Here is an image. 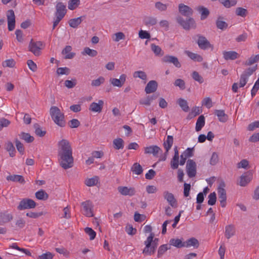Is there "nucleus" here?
I'll return each instance as SVG.
<instances>
[{"instance_id": "obj_1", "label": "nucleus", "mask_w": 259, "mask_h": 259, "mask_svg": "<svg viewBox=\"0 0 259 259\" xmlns=\"http://www.w3.org/2000/svg\"><path fill=\"white\" fill-rule=\"evenodd\" d=\"M72 148L68 141L63 139L58 143V156L61 166L64 169L72 167L73 158Z\"/></svg>"}, {"instance_id": "obj_2", "label": "nucleus", "mask_w": 259, "mask_h": 259, "mask_svg": "<svg viewBox=\"0 0 259 259\" xmlns=\"http://www.w3.org/2000/svg\"><path fill=\"white\" fill-rule=\"evenodd\" d=\"M152 227L150 225H146L144 228L145 233H151L150 235L147 237L144 242L145 247L143 250V253L146 255H151L153 254L156 250L157 246L158 239L155 238L153 240L154 234L151 233Z\"/></svg>"}, {"instance_id": "obj_3", "label": "nucleus", "mask_w": 259, "mask_h": 259, "mask_svg": "<svg viewBox=\"0 0 259 259\" xmlns=\"http://www.w3.org/2000/svg\"><path fill=\"white\" fill-rule=\"evenodd\" d=\"M51 116L54 122L58 125L63 127L65 125L64 114L62 113L59 108L56 106H53L50 110Z\"/></svg>"}, {"instance_id": "obj_4", "label": "nucleus", "mask_w": 259, "mask_h": 259, "mask_svg": "<svg viewBox=\"0 0 259 259\" xmlns=\"http://www.w3.org/2000/svg\"><path fill=\"white\" fill-rule=\"evenodd\" d=\"M45 47L44 44L41 41H34L31 39L28 45V50L35 56H39L41 54V51Z\"/></svg>"}, {"instance_id": "obj_5", "label": "nucleus", "mask_w": 259, "mask_h": 259, "mask_svg": "<svg viewBox=\"0 0 259 259\" xmlns=\"http://www.w3.org/2000/svg\"><path fill=\"white\" fill-rule=\"evenodd\" d=\"M35 206L36 203L34 200L29 198H25L20 201L19 204L17 206V209L19 210H22L33 208Z\"/></svg>"}, {"instance_id": "obj_6", "label": "nucleus", "mask_w": 259, "mask_h": 259, "mask_svg": "<svg viewBox=\"0 0 259 259\" xmlns=\"http://www.w3.org/2000/svg\"><path fill=\"white\" fill-rule=\"evenodd\" d=\"M82 213L88 217H92L93 214V204L90 200L81 203Z\"/></svg>"}, {"instance_id": "obj_7", "label": "nucleus", "mask_w": 259, "mask_h": 259, "mask_svg": "<svg viewBox=\"0 0 259 259\" xmlns=\"http://www.w3.org/2000/svg\"><path fill=\"white\" fill-rule=\"evenodd\" d=\"M256 68L255 67L251 68L249 67L243 71L242 74L241 75L239 87H243L246 83L249 76H250L254 71H255Z\"/></svg>"}, {"instance_id": "obj_8", "label": "nucleus", "mask_w": 259, "mask_h": 259, "mask_svg": "<svg viewBox=\"0 0 259 259\" xmlns=\"http://www.w3.org/2000/svg\"><path fill=\"white\" fill-rule=\"evenodd\" d=\"M186 171L189 178H193L196 174V164L192 159H188L186 166Z\"/></svg>"}, {"instance_id": "obj_9", "label": "nucleus", "mask_w": 259, "mask_h": 259, "mask_svg": "<svg viewBox=\"0 0 259 259\" xmlns=\"http://www.w3.org/2000/svg\"><path fill=\"white\" fill-rule=\"evenodd\" d=\"M177 21L186 30H189L191 28L193 27L195 24L193 19L189 18L185 21L181 16H179L177 18Z\"/></svg>"}, {"instance_id": "obj_10", "label": "nucleus", "mask_w": 259, "mask_h": 259, "mask_svg": "<svg viewBox=\"0 0 259 259\" xmlns=\"http://www.w3.org/2000/svg\"><path fill=\"white\" fill-rule=\"evenodd\" d=\"M8 20V27L9 31H12L15 26V16L14 12L12 10L8 11L7 13Z\"/></svg>"}, {"instance_id": "obj_11", "label": "nucleus", "mask_w": 259, "mask_h": 259, "mask_svg": "<svg viewBox=\"0 0 259 259\" xmlns=\"http://www.w3.org/2000/svg\"><path fill=\"white\" fill-rule=\"evenodd\" d=\"M164 198L166 200L168 204L173 208L178 206L177 199L175 198L174 194L167 191H165L163 193Z\"/></svg>"}, {"instance_id": "obj_12", "label": "nucleus", "mask_w": 259, "mask_h": 259, "mask_svg": "<svg viewBox=\"0 0 259 259\" xmlns=\"http://www.w3.org/2000/svg\"><path fill=\"white\" fill-rule=\"evenodd\" d=\"M126 77V74H122L120 75L119 79L111 78L109 80V82L113 87L121 88L125 82Z\"/></svg>"}, {"instance_id": "obj_13", "label": "nucleus", "mask_w": 259, "mask_h": 259, "mask_svg": "<svg viewBox=\"0 0 259 259\" xmlns=\"http://www.w3.org/2000/svg\"><path fill=\"white\" fill-rule=\"evenodd\" d=\"M55 16L63 19L66 14V5L61 2L58 3L56 6Z\"/></svg>"}, {"instance_id": "obj_14", "label": "nucleus", "mask_w": 259, "mask_h": 259, "mask_svg": "<svg viewBox=\"0 0 259 259\" xmlns=\"http://www.w3.org/2000/svg\"><path fill=\"white\" fill-rule=\"evenodd\" d=\"M162 61L164 63H172L177 68H180L181 67V64L178 59L173 56L166 55L162 58Z\"/></svg>"}, {"instance_id": "obj_15", "label": "nucleus", "mask_w": 259, "mask_h": 259, "mask_svg": "<svg viewBox=\"0 0 259 259\" xmlns=\"http://www.w3.org/2000/svg\"><path fill=\"white\" fill-rule=\"evenodd\" d=\"M198 37L197 44L201 49L206 50L212 47L205 37L198 35Z\"/></svg>"}, {"instance_id": "obj_16", "label": "nucleus", "mask_w": 259, "mask_h": 259, "mask_svg": "<svg viewBox=\"0 0 259 259\" xmlns=\"http://www.w3.org/2000/svg\"><path fill=\"white\" fill-rule=\"evenodd\" d=\"M144 152L145 154H152L154 156L156 157L158 153L162 152V150L158 146L152 145L145 147Z\"/></svg>"}, {"instance_id": "obj_17", "label": "nucleus", "mask_w": 259, "mask_h": 259, "mask_svg": "<svg viewBox=\"0 0 259 259\" xmlns=\"http://www.w3.org/2000/svg\"><path fill=\"white\" fill-rule=\"evenodd\" d=\"M104 106V101L102 100L98 101V103L93 102L89 107V110L94 112L100 113L101 112Z\"/></svg>"}, {"instance_id": "obj_18", "label": "nucleus", "mask_w": 259, "mask_h": 259, "mask_svg": "<svg viewBox=\"0 0 259 259\" xmlns=\"http://www.w3.org/2000/svg\"><path fill=\"white\" fill-rule=\"evenodd\" d=\"M252 179V174L251 172L248 171L240 177L239 185L241 186H245Z\"/></svg>"}, {"instance_id": "obj_19", "label": "nucleus", "mask_w": 259, "mask_h": 259, "mask_svg": "<svg viewBox=\"0 0 259 259\" xmlns=\"http://www.w3.org/2000/svg\"><path fill=\"white\" fill-rule=\"evenodd\" d=\"M179 10L182 15L187 17L192 15L193 12V10L190 7L183 4L179 5Z\"/></svg>"}, {"instance_id": "obj_20", "label": "nucleus", "mask_w": 259, "mask_h": 259, "mask_svg": "<svg viewBox=\"0 0 259 259\" xmlns=\"http://www.w3.org/2000/svg\"><path fill=\"white\" fill-rule=\"evenodd\" d=\"M117 189L119 192L122 195L132 196L135 194V190L133 188L119 186L118 187Z\"/></svg>"}, {"instance_id": "obj_21", "label": "nucleus", "mask_w": 259, "mask_h": 259, "mask_svg": "<svg viewBox=\"0 0 259 259\" xmlns=\"http://www.w3.org/2000/svg\"><path fill=\"white\" fill-rule=\"evenodd\" d=\"M13 219L12 214L7 212H0V225H4L5 224L11 221Z\"/></svg>"}, {"instance_id": "obj_22", "label": "nucleus", "mask_w": 259, "mask_h": 259, "mask_svg": "<svg viewBox=\"0 0 259 259\" xmlns=\"http://www.w3.org/2000/svg\"><path fill=\"white\" fill-rule=\"evenodd\" d=\"M158 84L155 80H151L147 84L145 91L146 94H151L155 92L157 89Z\"/></svg>"}, {"instance_id": "obj_23", "label": "nucleus", "mask_w": 259, "mask_h": 259, "mask_svg": "<svg viewBox=\"0 0 259 259\" xmlns=\"http://www.w3.org/2000/svg\"><path fill=\"white\" fill-rule=\"evenodd\" d=\"M174 151L175 154L171 160L170 166L172 169H175L178 168L179 166V153L177 147H175Z\"/></svg>"}, {"instance_id": "obj_24", "label": "nucleus", "mask_w": 259, "mask_h": 259, "mask_svg": "<svg viewBox=\"0 0 259 259\" xmlns=\"http://www.w3.org/2000/svg\"><path fill=\"white\" fill-rule=\"evenodd\" d=\"M236 230L234 225L230 224L225 227V236L228 239L234 236Z\"/></svg>"}, {"instance_id": "obj_25", "label": "nucleus", "mask_w": 259, "mask_h": 259, "mask_svg": "<svg viewBox=\"0 0 259 259\" xmlns=\"http://www.w3.org/2000/svg\"><path fill=\"white\" fill-rule=\"evenodd\" d=\"M223 57L226 60H234L239 57L238 54L235 51H224Z\"/></svg>"}, {"instance_id": "obj_26", "label": "nucleus", "mask_w": 259, "mask_h": 259, "mask_svg": "<svg viewBox=\"0 0 259 259\" xmlns=\"http://www.w3.org/2000/svg\"><path fill=\"white\" fill-rule=\"evenodd\" d=\"M199 245V243L198 240L194 237L184 241V247L188 248L193 246L194 248H197L198 247Z\"/></svg>"}, {"instance_id": "obj_27", "label": "nucleus", "mask_w": 259, "mask_h": 259, "mask_svg": "<svg viewBox=\"0 0 259 259\" xmlns=\"http://www.w3.org/2000/svg\"><path fill=\"white\" fill-rule=\"evenodd\" d=\"M71 50L72 47L70 46H66L62 50V54L65 55V59H71L74 58L75 53L71 52Z\"/></svg>"}, {"instance_id": "obj_28", "label": "nucleus", "mask_w": 259, "mask_h": 259, "mask_svg": "<svg viewBox=\"0 0 259 259\" xmlns=\"http://www.w3.org/2000/svg\"><path fill=\"white\" fill-rule=\"evenodd\" d=\"M84 18L85 16H80L78 18L71 19L68 21L69 25L71 27L77 28Z\"/></svg>"}, {"instance_id": "obj_29", "label": "nucleus", "mask_w": 259, "mask_h": 259, "mask_svg": "<svg viewBox=\"0 0 259 259\" xmlns=\"http://www.w3.org/2000/svg\"><path fill=\"white\" fill-rule=\"evenodd\" d=\"M184 53L194 61L201 62L203 61L202 57L198 54L191 52L189 51H185Z\"/></svg>"}, {"instance_id": "obj_30", "label": "nucleus", "mask_w": 259, "mask_h": 259, "mask_svg": "<svg viewBox=\"0 0 259 259\" xmlns=\"http://www.w3.org/2000/svg\"><path fill=\"white\" fill-rule=\"evenodd\" d=\"M214 113L218 116V119L220 122H225L227 121L228 116L225 113L224 110H216Z\"/></svg>"}, {"instance_id": "obj_31", "label": "nucleus", "mask_w": 259, "mask_h": 259, "mask_svg": "<svg viewBox=\"0 0 259 259\" xmlns=\"http://www.w3.org/2000/svg\"><path fill=\"white\" fill-rule=\"evenodd\" d=\"M169 245L179 248L184 247V241L183 239L172 238L169 240Z\"/></svg>"}, {"instance_id": "obj_32", "label": "nucleus", "mask_w": 259, "mask_h": 259, "mask_svg": "<svg viewBox=\"0 0 259 259\" xmlns=\"http://www.w3.org/2000/svg\"><path fill=\"white\" fill-rule=\"evenodd\" d=\"M205 125V118L203 115L200 116L196 121L195 130L196 132L200 131Z\"/></svg>"}, {"instance_id": "obj_33", "label": "nucleus", "mask_w": 259, "mask_h": 259, "mask_svg": "<svg viewBox=\"0 0 259 259\" xmlns=\"http://www.w3.org/2000/svg\"><path fill=\"white\" fill-rule=\"evenodd\" d=\"M7 180L13 182H18L21 184H24L25 183L23 177L20 175H10L7 177Z\"/></svg>"}, {"instance_id": "obj_34", "label": "nucleus", "mask_w": 259, "mask_h": 259, "mask_svg": "<svg viewBox=\"0 0 259 259\" xmlns=\"http://www.w3.org/2000/svg\"><path fill=\"white\" fill-rule=\"evenodd\" d=\"M197 10L201 14V19L204 20L205 19L209 14V12L208 10L203 7L200 6L197 8Z\"/></svg>"}, {"instance_id": "obj_35", "label": "nucleus", "mask_w": 259, "mask_h": 259, "mask_svg": "<svg viewBox=\"0 0 259 259\" xmlns=\"http://www.w3.org/2000/svg\"><path fill=\"white\" fill-rule=\"evenodd\" d=\"M99 182V178L95 176L91 178L87 179L84 181V184L89 187H92L96 185Z\"/></svg>"}, {"instance_id": "obj_36", "label": "nucleus", "mask_w": 259, "mask_h": 259, "mask_svg": "<svg viewBox=\"0 0 259 259\" xmlns=\"http://www.w3.org/2000/svg\"><path fill=\"white\" fill-rule=\"evenodd\" d=\"M173 144V137L171 136H167L166 140L164 142L163 146L166 151L168 152L169 150L171 148Z\"/></svg>"}, {"instance_id": "obj_37", "label": "nucleus", "mask_w": 259, "mask_h": 259, "mask_svg": "<svg viewBox=\"0 0 259 259\" xmlns=\"http://www.w3.org/2000/svg\"><path fill=\"white\" fill-rule=\"evenodd\" d=\"M35 195L36 198L39 200H45L49 197L48 194L43 190L37 191Z\"/></svg>"}, {"instance_id": "obj_38", "label": "nucleus", "mask_w": 259, "mask_h": 259, "mask_svg": "<svg viewBox=\"0 0 259 259\" xmlns=\"http://www.w3.org/2000/svg\"><path fill=\"white\" fill-rule=\"evenodd\" d=\"M19 136L21 139L24 140L27 143H31L34 140V138L28 133L22 132Z\"/></svg>"}, {"instance_id": "obj_39", "label": "nucleus", "mask_w": 259, "mask_h": 259, "mask_svg": "<svg viewBox=\"0 0 259 259\" xmlns=\"http://www.w3.org/2000/svg\"><path fill=\"white\" fill-rule=\"evenodd\" d=\"M113 144L114 148L117 150L123 149L124 147V141L121 138L114 139L113 141Z\"/></svg>"}, {"instance_id": "obj_40", "label": "nucleus", "mask_w": 259, "mask_h": 259, "mask_svg": "<svg viewBox=\"0 0 259 259\" xmlns=\"http://www.w3.org/2000/svg\"><path fill=\"white\" fill-rule=\"evenodd\" d=\"M105 79L103 76H100L96 79H93L91 82V85L94 87H98L103 84Z\"/></svg>"}, {"instance_id": "obj_41", "label": "nucleus", "mask_w": 259, "mask_h": 259, "mask_svg": "<svg viewBox=\"0 0 259 259\" xmlns=\"http://www.w3.org/2000/svg\"><path fill=\"white\" fill-rule=\"evenodd\" d=\"M151 50L154 52L156 56H162L163 53L160 47L154 44L151 45Z\"/></svg>"}, {"instance_id": "obj_42", "label": "nucleus", "mask_w": 259, "mask_h": 259, "mask_svg": "<svg viewBox=\"0 0 259 259\" xmlns=\"http://www.w3.org/2000/svg\"><path fill=\"white\" fill-rule=\"evenodd\" d=\"M6 149L9 152L11 157H14L15 155V149L12 142H9L6 144Z\"/></svg>"}, {"instance_id": "obj_43", "label": "nucleus", "mask_w": 259, "mask_h": 259, "mask_svg": "<svg viewBox=\"0 0 259 259\" xmlns=\"http://www.w3.org/2000/svg\"><path fill=\"white\" fill-rule=\"evenodd\" d=\"M219 2L227 8L235 6L237 3L236 0H219Z\"/></svg>"}, {"instance_id": "obj_44", "label": "nucleus", "mask_w": 259, "mask_h": 259, "mask_svg": "<svg viewBox=\"0 0 259 259\" xmlns=\"http://www.w3.org/2000/svg\"><path fill=\"white\" fill-rule=\"evenodd\" d=\"M157 22V19L153 17H147L144 19V23L147 26H153Z\"/></svg>"}, {"instance_id": "obj_45", "label": "nucleus", "mask_w": 259, "mask_h": 259, "mask_svg": "<svg viewBox=\"0 0 259 259\" xmlns=\"http://www.w3.org/2000/svg\"><path fill=\"white\" fill-rule=\"evenodd\" d=\"M82 54L83 55H88L91 57H95L97 55L98 52L95 50L91 49L88 47H86L84 49L83 51L82 52Z\"/></svg>"}, {"instance_id": "obj_46", "label": "nucleus", "mask_w": 259, "mask_h": 259, "mask_svg": "<svg viewBox=\"0 0 259 259\" xmlns=\"http://www.w3.org/2000/svg\"><path fill=\"white\" fill-rule=\"evenodd\" d=\"M178 104L182 110L185 112H188L189 110V107L188 105V103L186 100L180 99L178 101Z\"/></svg>"}, {"instance_id": "obj_47", "label": "nucleus", "mask_w": 259, "mask_h": 259, "mask_svg": "<svg viewBox=\"0 0 259 259\" xmlns=\"http://www.w3.org/2000/svg\"><path fill=\"white\" fill-rule=\"evenodd\" d=\"M170 247H168L167 244H163L161 245L158 250L157 257L160 258L161 256L168 250L170 249Z\"/></svg>"}, {"instance_id": "obj_48", "label": "nucleus", "mask_w": 259, "mask_h": 259, "mask_svg": "<svg viewBox=\"0 0 259 259\" xmlns=\"http://www.w3.org/2000/svg\"><path fill=\"white\" fill-rule=\"evenodd\" d=\"M132 170L136 175H140L143 172V168L139 163H135L132 167Z\"/></svg>"}, {"instance_id": "obj_49", "label": "nucleus", "mask_w": 259, "mask_h": 259, "mask_svg": "<svg viewBox=\"0 0 259 259\" xmlns=\"http://www.w3.org/2000/svg\"><path fill=\"white\" fill-rule=\"evenodd\" d=\"M191 76L194 80L198 82L199 83H202L204 81L202 76H201L199 73L196 71H194L192 73Z\"/></svg>"}, {"instance_id": "obj_50", "label": "nucleus", "mask_w": 259, "mask_h": 259, "mask_svg": "<svg viewBox=\"0 0 259 259\" xmlns=\"http://www.w3.org/2000/svg\"><path fill=\"white\" fill-rule=\"evenodd\" d=\"M133 77L134 78H139L143 80H146L147 75L143 71H137L133 73Z\"/></svg>"}, {"instance_id": "obj_51", "label": "nucleus", "mask_w": 259, "mask_h": 259, "mask_svg": "<svg viewBox=\"0 0 259 259\" xmlns=\"http://www.w3.org/2000/svg\"><path fill=\"white\" fill-rule=\"evenodd\" d=\"M80 4V0H70L68 2V9L73 10L76 9Z\"/></svg>"}, {"instance_id": "obj_52", "label": "nucleus", "mask_w": 259, "mask_h": 259, "mask_svg": "<svg viewBox=\"0 0 259 259\" xmlns=\"http://www.w3.org/2000/svg\"><path fill=\"white\" fill-rule=\"evenodd\" d=\"M259 60V54L255 56L250 57L247 61H246L245 64L246 65H251L256 63Z\"/></svg>"}, {"instance_id": "obj_53", "label": "nucleus", "mask_w": 259, "mask_h": 259, "mask_svg": "<svg viewBox=\"0 0 259 259\" xmlns=\"http://www.w3.org/2000/svg\"><path fill=\"white\" fill-rule=\"evenodd\" d=\"M219 162V155L217 152H213L210 159L209 163L211 165H216Z\"/></svg>"}, {"instance_id": "obj_54", "label": "nucleus", "mask_w": 259, "mask_h": 259, "mask_svg": "<svg viewBox=\"0 0 259 259\" xmlns=\"http://www.w3.org/2000/svg\"><path fill=\"white\" fill-rule=\"evenodd\" d=\"M155 7L158 11L162 12L167 10V5L163 4L160 2H157L155 4Z\"/></svg>"}, {"instance_id": "obj_55", "label": "nucleus", "mask_w": 259, "mask_h": 259, "mask_svg": "<svg viewBox=\"0 0 259 259\" xmlns=\"http://www.w3.org/2000/svg\"><path fill=\"white\" fill-rule=\"evenodd\" d=\"M15 61L13 59H8L4 61L2 63L3 66L4 67L12 68L15 65Z\"/></svg>"}, {"instance_id": "obj_56", "label": "nucleus", "mask_w": 259, "mask_h": 259, "mask_svg": "<svg viewBox=\"0 0 259 259\" xmlns=\"http://www.w3.org/2000/svg\"><path fill=\"white\" fill-rule=\"evenodd\" d=\"M84 231L89 236L90 240H93L95 239L96 233L95 231H94L92 228L89 227H87L84 229Z\"/></svg>"}, {"instance_id": "obj_57", "label": "nucleus", "mask_w": 259, "mask_h": 259, "mask_svg": "<svg viewBox=\"0 0 259 259\" xmlns=\"http://www.w3.org/2000/svg\"><path fill=\"white\" fill-rule=\"evenodd\" d=\"M208 204L210 205H213L215 204L217 200L216 194L215 192L211 193L208 195Z\"/></svg>"}, {"instance_id": "obj_58", "label": "nucleus", "mask_w": 259, "mask_h": 259, "mask_svg": "<svg viewBox=\"0 0 259 259\" xmlns=\"http://www.w3.org/2000/svg\"><path fill=\"white\" fill-rule=\"evenodd\" d=\"M125 38V35L121 32H119L115 33L113 37V40L116 42H118L121 39H123Z\"/></svg>"}, {"instance_id": "obj_59", "label": "nucleus", "mask_w": 259, "mask_h": 259, "mask_svg": "<svg viewBox=\"0 0 259 259\" xmlns=\"http://www.w3.org/2000/svg\"><path fill=\"white\" fill-rule=\"evenodd\" d=\"M216 25L218 28L223 30L228 27V24L220 19H218L216 21Z\"/></svg>"}, {"instance_id": "obj_60", "label": "nucleus", "mask_w": 259, "mask_h": 259, "mask_svg": "<svg viewBox=\"0 0 259 259\" xmlns=\"http://www.w3.org/2000/svg\"><path fill=\"white\" fill-rule=\"evenodd\" d=\"M57 73L58 75H68L70 73V69L66 67H60L57 69Z\"/></svg>"}, {"instance_id": "obj_61", "label": "nucleus", "mask_w": 259, "mask_h": 259, "mask_svg": "<svg viewBox=\"0 0 259 259\" xmlns=\"http://www.w3.org/2000/svg\"><path fill=\"white\" fill-rule=\"evenodd\" d=\"M218 195H219V200H223V199H226V192L225 189L223 188L219 187L218 188Z\"/></svg>"}, {"instance_id": "obj_62", "label": "nucleus", "mask_w": 259, "mask_h": 259, "mask_svg": "<svg viewBox=\"0 0 259 259\" xmlns=\"http://www.w3.org/2000/svg\"><path fill=\"white\" fill-rule=\"evenodd\" d=\"M76 84V80L75 79L72 80H66L65 81L64 85L68 89H71L74 87Z\"/></svg>"}, {"instance_id": "obj_63", "label": "nucleus", "mask_w": 259, "mask_h": 259, "mask_svg": "<svg viewBox=\"0 0 259 259\" xmlns=\"http://www.w3.org/2000/svg\"><path fill=\"white\" fill-rule=\"evenodd\" d=\"M174 85L176 87H179L181 90H184L185 89V81L182 79H177L174 82Z\"/></svg>"}, {"instance_id": "obj_64", "label": "nucleus", "mask_w": 259, "mask_h": 259, "mask_svg": "<svg viewBox=\"0 0 259 259\" xmlns=\"http://www.w3.org/2000/svg\"><path fill=\"white\" fill-rule=\"evenodd\" d=\"M202 105L207 108H210L212 106V101L209 97L205 98L202 101Z\"/></svg>"}]
</instances>
